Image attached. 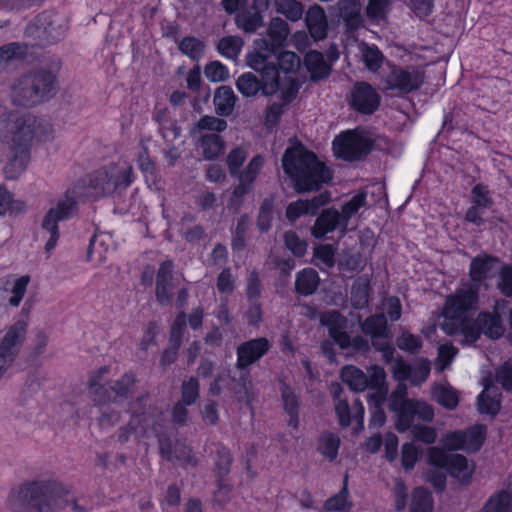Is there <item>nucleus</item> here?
<instances>
[{
	"label": "nucleus",
	"mask_w": 512,
	"mask_h": 512,
	"mask_svg": "<svg viewBox=\"0 0 512 512\" xmlns=\"http://www.w3.org/2000/svg\"><path fill=\"white\" fill-rule=\"evenodd\" d=\"M477 303V288L474 284L459 287L446 299L441 330L447 335H461L463 341L469 344L476 342L481 332L493 339L502 336L504 329L499 315L484 312L478 315L476 321L471 318Z\"/></svg>",
	"instance_id": "1"
},
{
	"label": "nucleus",
	"mask_w": 512,
	"mask_h": 512,
	"mask_svg": "<svg viewBox=\"0 0 512 512\" xmlns=\"http://www.w3.org/2000/svg\"><path fill=\"white\" fill-rule=\"evenodd\" d=\"M258 48L248 55V65L264 77L263 94L272 95L281 86L280 72L285 74L287 84L285 101L290 102L296 95L298 87L290 74L300 67L299 57L290 51H278L267 40H260Z\"/></svg>",
	"instance_id": "2"
},
{
	"label": "nucleus",
	"mask_w": 512,
	"mask_h": 512,
	"mask_svg": "<svg viewBox=\"0 0 512 512\" xmlns=\"http://www.w3.org/2000/svg\"><path fill=\"white\" fill-rule=\"evenodd\" d=\"M39 133L38 120L33 115L10 112L0 116V139L12 153L3 169L6 179L16 180L26 171L30 142Z\"/></svg>",
	"instance_id": "3"
},
{
	"label": "nucleus",
	"mask_w": 512,
	"mask_h": 512,
	"mask_svg": "<svg viewBox=\"0 0 512 512\" xmlns=\"http://www.w3.org/2000/svg\"><path fill=\"white\" fill-rule=\"evenodd\" d=\"M284 172L295 182L298 192L318 190L332 179V172L303 146L288 148L282 158Z\"/></svg>",
	"instance_id": "4"
},
{
	"label": "nucleus",
	"mask_w": 512,
	"mask_h": 512,
	"mask_svg": "<svg viewBox=\"0 0 512 512\" xmlns=\"http://www.w3.org/2000/svg\"><path fill=\"white\" fill-rule=\"evenodd\" d=\"M55 89V72L39 68L19 76L11 86L10 96L13 103L31 107L47 100Z\"/></svg>",
	"instance_id": "5"
},
{
	"label": "nucleus",
	"mask_w": 512,
	"mask_h": 512,
	"mask_svg": "<svg viewBox=\"0 0 512 512\" xmlns=\"http://www.w3.org/2000/svg\"><path fill=\"white\" fill-rule=\"evenodd\" d=\"M37 494L36 512H59L67 507L74 512H83L72 486L59 480H38Z\"/></svg>",
	"instance_id": "6"
},
{
	"label": "nucleus",
	"mask_w": 512,
	"mask_h": 512,
	"mask_svg": "<svg viewBox=\"0 0 512 512\" xmlns=\"http://www.w3.org/2000/svg\"><path fill=\"white\" fill-rule=\"evenodd\" d=\"M132 168L111 165L95 172L89 181V195L102 197L112 194L118 188H126L132 182Z\"/></svg>",
	"instance_id": "7"
},
{
	"label": "nucleus",
	"mask_w": 512,
	"mask_h": 512,
	"mask_svg": "<svg viewBox=\"0 0 512 512\" xmlns=\"http://www.w3.org/2000/svg\"><path fill=\"white\" fill-rule=\"evenodd\" d=\"M75 210L76 200L74 197L66 194L47 211L41 224L43 232L48 236L45 244L46 252H51L57 245L60 237L58 222L69 219L74 214Z\"/></svg>",
	"instance_id": "8"
},
{
	"label": "nucleus",
	"mask_w": 512,
	"mask_h": 512,
	"mask_svg": "<svg viewBox=\"0 0 512 512\" xmlns=\"http://www.w3.org/2000/svg\"><path fill=\"white\" fill-rule=\"evenodd\" d=\"M373 145L372 139L362 130H348L333 141L334 154L347 161L359 160L366 156Z\"/></svg>",
	"instance_id": "9"
},
{
	"label": "nucleus",
	"mask_w": 512,
	"mask_h": 512,
	"mask_svg": "<svg viewBox=\"0 0 512 512\" xmlns=\"http://www.w3.org/2000/svg\"><path fill=\"white\" fill-rule=\"evenodd\" d=\"M429 463L439 468H446L449 473L461 482H468L473 474L474 466L466 457L459 454H447L438 447H432L428 452Z\"/></svg>",
	"instance_id": "10"
},
{
	"label": "nucleus",
	"mask_w": 512,
	"mask_h": 512,
	"mask_svg": "<svg viewBox=\"0 0 512 512\" xmlns=\"http://www.w3.org/2000/svg\"><path fill=\"white\" fill-rule=\"evenodd\" d=\"M424 77V69L420 66H394L385 78L386 89L408 94L421 87Z\"/></svg>",
	"instance_id": "11"
},
{
	"label": "nucleus",
	"mask_w": 512,
	"mask_h": 512,
	"mask_svg": "<svg viewBox=\"0 0 512 512\" xmlns=\"http://www.w3.org/2000/svg\"><path fill=\"white\" fill-rule=\"evenodd\" d=\"M29 32L44 43L60 40L67 29V19L54 12H43L29 26Z\"/></svg>",
	"instance_id": "12"
},
{
	"label": "nucleus",
	"mask_w": 512,
	"mask_h": 512,
	"mask_svg": "<svg viewBox=\"0 0 512 512\" xmlns=\"http://www.w3.org/2000/svg\"><path fill=\"white\" fill-rule=\"evenodd\" d=\"M485 435V426L475 425L466 431H453L445 433L441 438V443L448 450H464L466 452H475L482 446Z\"/></svg>",
	"instance_id": "13"
},
{
	"label": "nucleus",
	"mask_w": 512,
	"mask_h": 512,
	"mask_svg": "<svg viewBox=\"0 0 512 512\" xmlns=\"http://www.w3.org/2000/svg\"><path fill=\"white\" fill-rule=\"evenodd\" d=\"M38 480L26 481L13 487L6 505L13 512H36Z\"/></svg>",
	"instance_id": "14"
},
{
	"label": "nucleus",
	"mask_w": 512,
	"mask_h": 512,
	"mask_svg": "<svg viewBox=\"0 0 512 512\" xmlns=\"http://www.w3.org/2000/svg\"><path fill=\"white\" fill-rule=\"evenodd\" d=\"M271 347L270 341L260 337L246 341L237 348V363L239 369H244L263 357Z\"/></svg>",
	"instance_id": "15"
},
{
	"label": "nucleus",
	"mask_w": 512,
	"mask_h": 512,
	"mask_svg": "<svg viewBox=\"0 0 512 512\" xmlns=\"http://www.w3.org/2000/svg\"><path fill=\"white\" fill-rule=\"evenodd\" d=\"M380 95L368 83H358L351 91V105L361 113L371 114L379 106Z\"/></svg>",
	"instance_id": "16"
},
{
	"label": "nucleus",
	"mask_w": 512,
	"mask_h": 512,
	"mask_svg": "<svg viewBox=\"0 0 512 512\" xmlns=\"http://www.w3.org/2000/svg\"><path fill=\"white\" fill-rule=\"evenodd\" d=\"M26 334L27 323L23 320H19L6 328L0 338V352L17 358L26 339Z\"/></svg>",
	"instance_id": "17"
},
{
	"label": "nucleus",
	"mask_w": 512,
	"mask_h": 512,
	"mask_svg": "<svg viewBox=\"0 0 512 512\" xmlns=\"http://www.w3.org/2000/svg\"><path fill=\"white\" fill-rule=\"evenodd\" d=\"M331 199L329 192L325 191L310 200L299 199L288 205L286 209V217L289 221L294 222L303 215H315L320 207L327 204Z\"/></svg>",
	"instance_id": "18"
},
{
	"label": "nucleus",
	"mask_w": 512,
	"mask_h": 512,
	"mask_svg": "<svg viewBox=\"0 0 512 512\" xmlns=\"http://www.w3.org/2000/svg\"><path fill=\"white\" fill-rule=\"evenodd\" d=\"M434 417V411L431 405L422 401H412L408 404L406 412L396 421V428L399 432H405L416 420L429 422Z\"/></svg>",
	"instance_id": "19"
},
{
	"label": "nucleus",
	"mask_w": 512,
	"mask_h": 512,
	"mask_svg": "<svg viewBox=\"0 0 512 512\" xmlns=\"http://www.w3.org/2000/svg\"><path fill=\"white\" fill-rule=\"evenodd\" d=\"M496 264L497 259L487 255L474 258L470 264L471 281L462 283L460 287L465 284H474L478 293L481 283L491 278L496 272Z\"/></svg>",
	"instance_id": "20"
},
{
	"label": "nucleus",
	"mask_w": 512,
	"mask_h": 512,
	"mask_svg": "<svg viewBox=\"0 0 512 512\" xmlns=\"http://www.w3.org/2000/svg\"><path fill=\"white\" fill-rule=\"evenodd\" d=\"M321 323L328 327L329 335L342 349L349 346L350 336L344 331L346 319L338 311L332 310L324 313L321 317Z\"/></svg>",
	"instance_id": "21"
},
{
	"label": "nucleus",
	"mask_w": 512,
	"mask_h": 512,
	"mask_svg": "<svg viewBox=\"0 0 512 512\" xmlns=\"http://www.w3.org/2000/svg\"><path fill=\"white\" fill-rule=\"evenodd\" d=\"M186 326V315L181 312L177 315L170 334V348L166 349L161 356V366L167 367L175 362L177 359L178 349L181 345L183 332Z\"/></svg>",
	"instance_id": "22"
},
{
	"label": "nucleus",
	"mask_w": 512,
	"mask_h": 512,
	"mask_svg": "<svg viewBox=\"0 0 512 512\" xmlns=\"http://www.w3.org/2000/svg\"><path fill=\"white\" fill-rule=\"evenodd\" d=\"M172 272L173 263L164 261L161 263L156 277V298L162 305L168 304L172 297Z\"/></svg>",
	"instance_id": "23"
},
{
	"label": "nucleus",
	"mask_w": 512,
	"mask_h": 512,
	"mask_svg": "<svg viewBox=\"0 0 512 512\" xmlns=\"http://www.w3.org/2000/svg\"><path fill=\"white\" fill-rule=\"evenodd\" d=\"M306 26L314 40H322L327 35V19L324 10L314 5L306 13Z\"/></svg>",
	"instance_id": "24"
},
{
	"label": "nucleus",
	"mask_w": 512,
	"mask_h": 512,
	"mask_svg": "<svg viewBox=\"0 0 512 512\" xmlns=\"http://www.w3.org/2000/svg\"><path fill=\"white\" fill-rule=\"evenodd\" d=\"M337 227L343 228L340 213L336 209H326L316 219L312 228V235L315 238H322L327 233L334 231Z\"/></svg>",
	"instance_id": "25"
},
{
	"label": "nucleus",
	"mask_w": 512,
	"mask_h": 512,
	"mask_svg": "<svg viewBox=\"0 0 512 512\" xmlns=\"http://www.w3.org/2000/svg\"><path fill=\"white\" fill-rule=\"evenodd\" d=\"M507 488L491 496L481 512H512V475Z\"/></svg>",
	"instance_id": "26"
},
{
	"label": "nucleus",
	"mask_w": 512,
	"mask_h": 512,
	"mask_svg": "<svg viewBox=\"0 0 512 512\" xmlns=\"http://www.w3.org/2000/svg\"><path fill=\"white\" fill-rule=\"evenodd\" d=\"M27 54V46L18 42H12L0 47V73L5 72L17 61L22 60Z\"/></svg>",
	"instance_id": "27"
},
{
	"label": "nucleus",
	"mask_w": 512,
	"mask_h": 512,
	"mask_svg": "<svg viewBox=\"0 0 512 512\" xmlns=\"http://www.w3.org/2000/svg\"><path fill=\"white\" fill-rule=\"evenodd\" d=\"M500 393L497 388L486 385L478 396V410L482 414L495 415L500 410Z\"/></svg>",
	"instance_id": "28"
},
{
	"label": "nucleus",
	"mask_w": 512,
	"mask_h": 512,
	"mask_svg": "<svg viewBox=\"0 0 512 512\" xmlns=\"http://www.w3.org/2000/svg\"><path fill=\"white\" fill-rule=\"evenodd\" d=\"M213 102L218 115L228 116L234 109L236 95L230 87L221 86L216 90Z\"/></svg>",
	"instance_id": "29"
},
{
	"label": "nucleus",
	"mask_w": 512,
	"mask_h": 512,
	"mask_svg": "<svg viewBox=\"0 0 512 512\" xmlns=\"http://www.w3.org/2000/svg\"><path fill=\"white\" fill-rule=\"evenodd\" d=\"M433 399L448 410H453L459 403L457 391L449 384H436L432 389Z\"/></svg>",
	"instance_id": "30"
},
{
	"label": "nucleus",
	"mask_w": 512,
	"mask_h": 512,
	"mask_svg": "<svg viewBox=\"0 0 512 512\" xmlns=\"http://www.w3.org/2000/svg\"><path fill=\"white\" fill-rule=\"evenodd\" d=\"M129 429L138 437L159 436L155 421L150 415H133L129 422Z\"/></svg>",
	"instance_id": "31"
},
{
	"label": "nucleus",
	"mask_w": 512,
	"mask_h": 512,
	"mask_svg": "<svg viewBox=\"0 0 512 512\" xmlns=\"http://www.w3.org/2000/svg\"><path fill=\"white\" fill-rule=\"evenodd\" d=\"M341 378L353 391H364L368 387L367 375L353 365H347L342 369Z\"/></svg>",
	"instance_id": "32"
},
{
	"label": "nucleus",
	"mask_w": 512,
	"mask_h": 512,
	"mask_svg": "<svg viewBox=\"0 0 512 512\" xmlns=\"http://www.w3.org/2000/svg\"><path fill=\"white\" fill-rule=\"evenodd\" d=\"M353 502L350 498L346 481L339 493L328 498L323 506L326 512H349L352 509Z\"/></svg>",
	"instance_id": "33"
},
{
	"label": "nucleus",
	"mask_w": 512,
	"mask_h": 512,
	"mask_svg": "<svg viewBox=\"0 0 512 512\" xmlns=\"http://www.w3.org/2000/svg\"><path fill=\"white\" fill-rule=\"evenodd\" d=\"M365 334L370 335L373 340H384L388 336L387 320L384 314L371 316L362 325Z\"/></svg>",
	"instance_id": "34"
},
{
	"label": "nucleus",
	"mask_w": 512,
	"mask_h": 512,
	"mask_svg": "<svg viewBox=\"0 0 512 512\" xmlns=\"http://www.w3.org/2000/svg\"><path fill=\"white\" fill-rule=\"evenodd\" d=\"M319 284L318 274L311 268L303 269L296 277V291L304 296L311 295Z\"/></svg>",
	"instance_id": "35"
},
{
	"label": "nucleus",
	"mask_w": 512,
	"mask_h": 512,
	"mask_svg": "<svg viewBox=\"0 0 512 512\" xmlns=\"http://www.w3.org/2000/svg\"><path fill=\"white\" fill-rule=\"evenodd\" d=\"M305 64L313 79H320L327 76L330 67L324 60L322 53L310 51L305 56Z\"/></svg>",
	"instance_id": "36"
},
{
	"label": "nucleus",
	"mask_w": 512,
	"mask_h": 512,
	"mask_svg": "<svg viewBox=\"0 0 512 512\" xmlns=\"http://www.w3.org/2000/svg\"><path fill=\"white\" fill-rule=\"evenodd\" d=\"M362 60L366 68L371 72H377L383 64L384 55L376 45L361 43L359 45Z\"/></svg>",
	"instance_id": "37"
},
{
	"label": "nucleus",
	"mask_w": 512,
	"mask_h": 512,
	"mask_svg": "<svg viewBox=\"0 0 512 512\" xmlns=\"http://www.w3.org/2000/svg\"><path fill=\"white\" fill-rule=\"evenodd\" d=\"M199 140L206 160L216 158L224 149V142L218 134H204L199 137Z\"/></svg>",
	"instance_id": "38"
},
{
	"label": "nucleus",
	"mask_w": 512,
	"mask_h": 512,
	"mask_svg": "<svg viewBox=\"0 0 512 512\" xmlns=\"http://www.w3.org/2000/svg\"><path fill=\"white\" fill-rule=\"evenodd\" d=\"M261 76H263L261 74ZM264 77L260 81L253 73L242 74L236 82L238 91L245 97L255 96L259 90L263 91Z\"/></svg>",
	"instance_id": "39"
},
{
	"label": "nucleus",
	"mask_w": 512,
	"mask_h": 512,
	"mask_svg": "<svg viewBox=\"0 0 512 512\" xmlns=\"http://www.w3.org/2000/svg\"><path fill=\"white\" fill-rule=\"evenodd\" d=\"M340 438L331 432H324L318 439L317 449L328 460H334L338 455Z\"/></svg>",
	"instance_id": "40"
},
{
	"label": "nucleus",
	"mask_w": 512,
	"mask_h": 512,
	"mask_svg": "<svg viewBox=\"0 0 512 512\" xmlns=\"http://www.w3.org/2000/svg\"><path fill=\"white\" fill-rule=\"evenodd\" d=\"M369 279L367 277L357 278L351 290V303L355 308L362 309L369 301Z\"/></svg>",
	"instance_id": "41"
},
{
	"label": "nucleus",
	"mask_w": 512,
	"mask_h": 512,
	"mask_svg": "<svg viewBox=\"0 0 512 512\" xmlns=\"http://www.w3.org/2000/svg\"><path fill=\"white\" fill-rule=\"evenodd\" d=\"M407 386L405 383H398L389 398V408L396 413L397 419L408 409V404L413 400L407 399Z\"/></svg>",
	"instance_id": "42"
},
{
	"label": "nucleus",
	"mask_w": 512,
	"mask_h": 512,
	"mask_svg": "<svg viewBox=\"0 0 512 512\" xmlns=\"http://www.w3.org/2000/svg\"><path fill=\"white\" fill-rule=\"evenodd\" d=\"M263 165L264 157L261 155L254 156L247 166L236 176L238 181L252 189V185L261 172Z\"/></svg>",
	"instance_id": "43"
},
{
	"label": "nucleus",
	"mask_w": 512,
	"mask_h": 512,
	"mask_svg": "<svg viewBox=\"0 0 512 512\" xmlns=\"http://www.w3.org/2000/svg\"><path fill=\"white\" fill-rule=\"evenodd\" d=\"M392 0H368L366 16L373 23L386 20L391 10Z\"/></svg>",
	"instance_id": "44"
},
{
	"label": "nucleus",
	"mask_w": 512,
	"mask_h": 512,
	"mask_svg": "<svg viewBox=\"0 0 512 512\" xmlns=\"http://www.w3.org/2000/svg\"><path fill=\"white\" fill-rule=\"evenodd\" d=\"M235 22L238 28L247 33H253L262 26L263 17L259 12L249 9L237 14Z\"/></svg>",
	"instance_id": "45"
},
{
	"label": "nucleus",
	"mask_w": 512,
	"mask_h": 512,
	"mask_svg": "<svg viewBox=\"0 0 512 512\" xmlns=\"http://www.w3.org/2000/svg\"><path fill=\"white\" fill-rule=\"evenodd\" d=\"M282 399L284 403V408L286 412L289 414L288 425L293 427L294 429L298 428L299 425V417H298V399L295 395L294 391L284 386L282 388Z\"/></svg>",
	"instance_id": "46"
},
{
	"label": "nucleus",
	"mask_w": 512,
	"mask_h": 512,
	"mask_svg": "<svg viewBox=\"0 0 512 512\" xmlns=\"http://www.w3.org/2000/svg\"><path fill=\"white\" fill-rule=\"evenodd\" d=\"M341 16L348 31H354L363 25L360 6L356 2L341 7Z\"/></svg>",
	"instance_id": "47"
},
{
	"label": "nucleus",
	"mask_w": 512,
	"mask_h": 512,
	"mask_svg": "<svg viewBox=\"0 0 512 512\" xmlns=\"http://www.w3.org/2000/svg\"><path fill=\"white\" fill-rule=\"evenodd\" d=\"M26 205L21 200H15L11 192L0 186V216L6 213L19 214L25 211Z\"/></svg>",
	"instance_id": "48"
},
{
	"label": "nucleus",
	"mask_w": 512,
	"mask_h": 512,
	"mask_svg": "<svg viewBox=\"0 0 512 512\" xmlns=\"http://www.w3.org/2000/svg\"><path fill=\"white\" fill-rule=\"evenodd\" d=\"M278 13L283 14L290 21H298L303 15V6L296 0H274Z\"/></svg>",
	"instance_id": "49"
},
{
	"label": "nucleus",
	"mask_w": 512,
	"mask_h": 512,
	"mask_svg": "<svg viewBox=\"0 0 512 512\" xmlns=\"http://www.w3.org/2000/svg\"><path fill=\"white\" fill-rule=\"evenodd\" d=\"M179 50L192 60H199L205 49V44L196 37H185L179 42Z\"/></svg>",
	"instance_id": "50"
},
{
	"label": "nucleus",
	"mask_w": 512,
	"mask_h": 512,
	"mask_svg": "<svg viewBox=\"0 0 512 512\" xmlns=\"http://www.w3.org/2000/svg\"><path fill=\"white\" fill-rule=\"evenodd\" d=\"M243 47V40L237 36H227L222 38L218 44L219 52L229 59H236Z\"/></svg>",
	"instance_id": "51"
},
{
	"label": "nucleus",
	"mask_w": 512,
	"mask_h": 512,
	"mask_svg": "<svg viewBox=\"0 0 512 512\" xmlns=\"http://www.w3.org/2000/svg\"><path fill=\"white\" fill-rule=\"evenodd\" d=\"M433 501L430 493L423 488H416L412 495L411 512H432Z\"/></svg>",
	"instance_id": "52"
},
{
	"label": "nucleus",
	"mask_w": 512,
	"mask_h": 512,
	"mask_svg": "<svg viewBox=\"0 0 512 512\" xmlns=\"http://www.w3.org/2000/svg\"><path fill=\"white\" fill-rule=\"evenodd\" d=\"M290 31L287 22L283 19L276 17L270 21L268 34L273 42V45H281L288 37Z\"/></svg>",
	"instance_id": "53"
},
{
	"label": "nucleus",
	"mask_w": 512,
	"mask_h": 512,
	"mask_svg": "<svg viewBox=\"0 0 512 512\" xmlns=\"http://www.w3.org/2000/svg\"><path fill=\"white\" fill-rule=\"evenodd\" d=\"M248 152L242 147L232 149L226 157V165L232 177H236L246 161Z\"/></svg>",
	"instance_id": "54"
},
{
	"label": "nucleus",
	"mask_w": 512,
	"mask_h": 512,
	"mask_svg": "<svg viewBox=\"0 0 512 512\" xmlns=\"http://www.w3.org/2000/svg\"><path fill=\"white\" fill-rule=\"evenodd\" d=\"M29 283L30 277L28 275L21 276L13 282L10 290V296L7 299L10 306L18 307L20 305L27 292Z\"/></svg>",
	"instance_id": "55"
},
{
	"label": "nucleus",
	"mask_w": 512,
	"mask_h": 512,
	"mask_svg": "<svg viewBox=\"0 0 512 512\" xmlns=\"http://www.w3.org/2000/svg\"><path fill=\"white\" fill-rule=\"evenodd\" d=\"M365 204L366 194L358 193L342 206V213L340 216L343 222V229L347 227L349 219L355 215L361 207L365 206Z\"/></svg>",
	"instance_id": "56"
},
{
	"label": "nucleus",
	"mask_w": 512,
	"mask_h": 512,
	"mask_svg": "<svg viewBox=\"0 0 512 512\" xmlns=\"http://www.w3.org/2000/svg\"><path fill=\"white\" fill-rule=\"evenodd\" d=\"M471 204L487 210L492 208L494 201L487 186L477 184L472 188Z\"/></svg>",
	"instance_id": "57"
},
{
	"label": "nucleus",
	"mask_w": 512,
	"mask_h": 512,
	"mask_svg": "<svg viewBox=\"0 0 512 512\" xmlns=\"http://www.w3.org/2000/svg\"><path fill=\"white\" fill-rule=\"evenodd\" d=\"M226 127L227 123L225 120L214 116H204L196 123L191 132L194 136H196L198 133L204 130L221 132L224 131Z\"/></svg>",
	"instance_id": "58"
},
{
	"label": "nucleus",
	"mask_w": 512,
	"mask_h": 512,
	"mask_svg": "<svg viewBox=\"0 0 512 512\" xmlns=\"http://www.w3.org/2000/svg\"><path fill=\"white\" fill-rule=\"evenodd\" d=\"M430 362L427 359L420 358L411 365L409 381L413 385H420L428 378L430 374Z\"/></svg>",
	"instance_id": "59"
},
{
	"label": "nucleus",
	"mask_w": 512,
	"mask_h": 512,
	"mask_svg": "<svg viewBox=\"0 0 512 512\" xmlns=\"http://www.w3.org/2000/svg\"><path fill=\"white\" fill-rule=\"evenodd\" d=\"M204 73L211 82H222L229 78V70L219 61H213L206 65Z\"/></svg>",
	"instance_id": "60"
},
{
	"label": "nucleus",
	"mask_w": 512,
	"mask_h": 512,
	"mask_svg": "<svg viewBox=\"0 0 512 512\" xmlns=\"http://www.w3.org/2000/svg\"><path fill=\"white\" fill-rule=\"evenodd\" d=\"M199 398V382L197 378L190 377L182 384L181 401L186 405L194 404Z\"/></svg>",
	"instance_id": "61"
},
{
	"label": "nucleus",
	"mask_w": 512,
	"mask_h": 512,
	"mask_svg": "<svg viewBox=\"0 0 512 512\" xmlns=\"http://www.w3.org/2000/svg\"><path fill=\"white\" fill-rule=\"evenodd\" d=\"M408 430H410L411 435L415 440L421 441L425 444H432L436 440V431L432 427L412 423Z\"/></svg>",
	"instance_id": "62"
},
{
	"label": "nucleus",
	"mask_w": 512,
	"mask_h": 512,
	"mask_svg": "<svg viewBox=\"0 0 512 512\" xmlns=\"http://www.w3.org/2000/svg\"><path fill=\"white\" fill-rule=\"evenodd\" d=\"M401 462L405 470H411L414 468L421 450L414 443H405L402 446Z\"/></svg>",
	"instance_id": "63"
},
{
	"label": "nucleus",
	"mask_w": 512,
	"mask_h": 512,
	"mask_svg": "<svg viewBox=\"0 0 512 512\" xmlns=\"http://www.w3.org/2000/svg\"><path fill=\"white\" fill-rule=\"evenodd\" d=\"M397 346L404 351L416 353L422 347V341L419 336L409 332H403L396 340Z\"/></svg>",
	"instance_id": "64"
}]
</instances>
